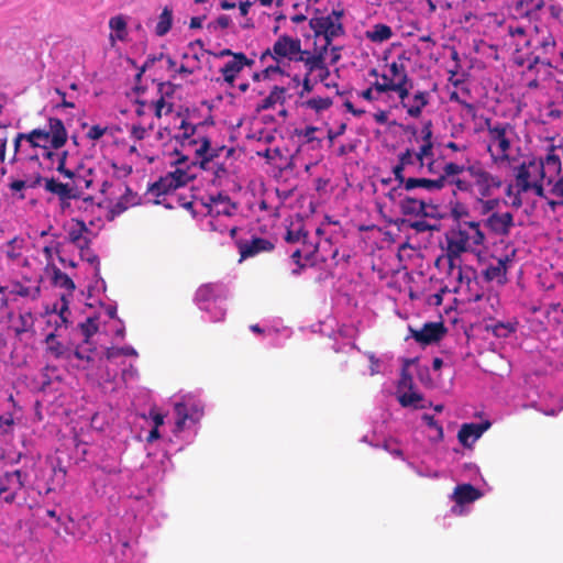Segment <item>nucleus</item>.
I'll use <instances>...</instances> for the list:
<instances>
[{"instance_id": "f257e3e1", "label": "nucleus", "mask_w": 563, "mask_h": 563, "mask_svg": "<svg viewBox=\"0 0 563 563\" xmlns=\"http://www.w3.org/2000/svg\"><path fill=\"white\" fill-rule=\"evenodd\" d=\"M174 137L179 143L183 154L176 159L174 170L153 184L150 192L157 198V203H163L166 208H173L174 200H177L180 206L190 209L194 216L206 218L207 230L233 236L236 231L233 217L236 214L238 206L228 194L223 190H210L205 195L195 196L190 201H183L176 192L196 176V167L207 174L206 179L216 188L224 187L230 180L227 161L233 150L212 143L206 133L205 124L194 125L184 120Z\"/></svg>"}, {"instance_id": "f03ea898", "label": "nucleus", "mask_w": 563, "mask_h": 563, "mask_svg": "<svg viewBox=\"0 0 563 563\" xmlns=\"http://www.w3.org/2000/svg\"><path fill=\"white\" fill-rule=\"evenodd\" d=\"M68 139L67 130L64 122L58 118H49L47 123L41 128L33 129L29 133H19L14 140V150L27 159L38 161L41 157L53 159L55 156L56 170L68 181H74L78 185V189H98L107 198L111 197L118 191L122 192L129 190L122 184L115 186L108 180H100L97 178L92 168L88 169L87 176H80L75 170L66 167L67 152L54 153V150H59L65 145Z\"/></svg>"}, {"instance_id": "7ed1b4c3", "label": "nucleus", "mask_w": 563, "mask_h": 563, "mask_svg": "<svg viewBox=\"0 0 563 563\" xmlns=\"http://www.w3.org/2000/svg\"><path fill=\"white\" fill-rule=\"evenodd\" d=\"M514 179L506 188L505 203L519 209L532 207L537 198H544V185L552 184L562 172V162L551 146L544 156L526 155L518 165L510 166Z\"/></svg>"}, {"instance_id": "20e7f679", "label": "nucleus", "mask_w": 563, "mask_h": 563, "mask_svg": "<svg viewBox=\"0 0 563 563\" xmlns=\"http://www.w3.org/2000/svg\"><path fill=\"white\" fill-rule=\"evenodd\" d=\"M321 235H323L321 228H313L302 218L297 217L289 222L285 240L287 243L299 245L291 255L298 265L303 267L306 265H313L319 260H324L323 255H319V249L322 243ZM323 243L330 244V240L325 238Z\"/></svg>"}, {"instance_id": "39448f33", "label": "nucleus", "mask_w": 563, "mask_h": 563, "mask_svg": "<svg viewBox=\"0 0 563 563\" xmlns=\"http://www.w3.org/2000/svg\"><path fill=\"white\" fill-rule=\"evenodd\" d=\"M485 143L492 162L498 167L512 166L516 161L515 144L518 140L515 126L490 119H485Z\"/></svg>"}, {"instance_id": "423d86ee", "label": "nucleus", "mask_w": 563, "mask_h": 563, "mask_svg": "<svg viewBox=\"0 0 563 563\" xmlns=\"http://www.w3.org/2000/svg\"><path fill=\"white\" fill-rule=\"evenodd\" d=\"M448 258L452 274L462 253H478L486 245V234L481 221L461 222L446 234ZM461 278V268L457 267Z\"/></svg>"}, {"instance_id": "0eeeda50", "label": "nucleus", "mask_w": 563, "mask_h": 563, "mask_svg": "<svg viewBox=\"0 0 563 563\" xmlns=\"http://www.w3.org/2000/svg\"><path fill=\"white\" fill-rule=\"evenodd\" d=\"M452 184L461 192L468 194L475 199L474 207L481 201L493 199L492 196L501 187L499 176L485 169L479 163L467 165V175L454 178Z\"/></svg>"}, {"instance_id": "6e6552de", "label": "nucleus", "mask_w": 563, "mask_h": 563, "mask_svg": "<svg viewBox=\"0 0 563 563\" xmlns=\"http://www.w3.org/2000/svg\"><path fill=\"white\" fill-rule=\"evenodd\" d=\"M343 15V10L334 9L327 15L312 18L309 22L310 27L314 32L316 45L331 49L332 63H336L340 58V47L332 45V42L344 34Z\"/></svg>"}, {"instance_id": "1a4fd4ad", "label": "nucleus", "mask_w": 563, "mask_h": 563, "mask_svg": "<svg viewBox=\"0 0 563 563\" xmlns=\"http://www.w3.org/2000/svg\"><path fill=\"white\" fill-rule=\"evenodd\" d=\"M410 58L406 52L400 53L390 63H387L383 68L382 73L378 74L376 69L371 71L372 76L376 77V80L380 84L376 88L385 89L390 96L391 93L406 95V88L411 85V80L408 75L407 64Z\"/></svg>"}, {"instance_id": "9d476101", "label": "nucleus", "mask_w": 563, "mask_h": 563, "mask_svg": "<svg viewBox=\"0 0 563 563\" xmlns=\"http://www.w3.org/2000/svg\"><path fill=\"white\" fill-rule=\"evenodd\" d=\"M532 38L528 33V29L521 25H509L506 45L514 48V60L519 66H526L532 69L537 65L552 67L549 58L542 57L530 51Z\"/></svg>"}, {"instance_id": "9b49d317", "label": "nucleus", "mask_w": 563, "mask_h": 563, "mask_svg": "<svg viewBox=\"0 0 563 563\" xmlns=\"http://www.w3.org/2000/svg\"><path fill=\"white\" fill-rule=\"evenodd\" d=\"M501 205H506L505 200L501 201L499 198H494L481 201L478 207L474 208V211L483 217L482 225L492 234L498 236L509 234L515 225L514 214L509 211H503Z\"/></svg>"}, {"instance_id": "f8f14e48", "label": "nucleus", "mask_w": 563, "mask_h": 563, "mask_svg": "<svg viewBox=\"0 0 563 563\" xmlns=\"http://www.w3.org/2000/svg\"><path fill=\"white\" fill-rule=\"evenodd\" d=\"M269 55L275 64L268 65L264 73L266 77H273L275 74L285 73V62H297L302 56L301 41L289 35H280L272 48L263 55V58Z\"/></svg>"}, {"instance_id": "ddd939ff", "label": "nucleus", "mask_w": 563, "mask_h": 563, "mask_svg": "<svg viewBox=\"0 0 563 563\" xmlns=\"http://www.w3.org/2000/svg\"><path fill=\"white\" fill-rule=\"evenodd\" d=\"M228 292L225 285L209 283L198 288L195 299L200 310L208 314L209 320L218 322L224 319V300L228 297Z\"/></svg>"}, {"instance_id": "4468645a", "label": "nucleus", "mask_w": 563, "mask_h": 563, "mask_svg": "<svg viewBox=\"0 0 563 563\" xmlns=\"http://www.w3.org/2000/svg\"><path fill=\"white\" fill-rule=\"evenodd\" d=\"M176 420L173 432L175 437L185 430L191 429L201 418L203 406L201 400L192 394L181 396L174 402Z\"/></svg>"}, {"instance_id": "2eb2a0df", "label": "nucleus", "mask_w": 563, "mask_h": 563, "mask_svg": "<svg viewBox=\"0 0 563 563\" xmlns=\"http://www.w3.org/2000/svg\"><path fill=\"white\" fill-rule=\"evenodd\" d=\"M176 86L172 82H161L158 85L159 97L151 102L139 101L135 106L134 112L139 117L153 113L156 118L161 119L164 115H168L174 111V92Z\"/></svg>"}, {"instance_id": "dca6fc26", "label": "nucleus", "mask_w": 563, "mask_h": 563, "mask_svg": "<svg viewBox=\"0 0 563 563\" xmlns=\"http://www.w3.org/2000/svg\"><path fill=\"white\" fill-rule=\"evenodd\" d=\"M408 168L402 165L400 161L398 164L393 167V174L395 180L402 186L404 189L410 191L417 188H421L426 191L433 192L441 190L445 185V177L441 176L437 179H428V178H415V177H405V170Z\"/></svg>"}, {"instance_id": "f3484780", "label": "nucleus", "mask_w": 563, "mask_h": 563, "mask_svg": "<svg viewBox=\"0 0 563 563\" xmlns=\"http://www.w3.org/2000/svg\"><path fill=\"white\" fill-rule=\"evenodd\" d=\"M411 85L406 88V95L401 96L400 93L396 95V99L391 98L390 107L398 108L399 106L406 110L408 117L418 119L423 109L429 104L430 101V92L417 90L413 93H410Z\"/></svg>"}, {"instance_id": "a211bd4d", "label": "nucleus", "mask_w": 563, "mask_h": 563, "mask_svg": "<svg viewBox=\"0 0 563 563\" xmlns=\"http://www.w3.org/2000/svg\"><path fill=\"white\" fill-rule=\"evenodd\" d=\"M26 474L22 471L15 470L5 472L0 476V498L7 504H12L19 492L24 487Z\"/></svg>"}, {"instance_id": "6ab92c4d", "label": "nucleus", "mask_w": 563, "mask_h": 563, "mask_svg": "<svg viewBox=\"0 0 563 563\" xmlns=\"http://www.w3.org/2000/svg\"><path fill=\"white\" fill-rule=\"evenodd\" d=\"M482 497L479 490L470 484L457 485L453 492L454 505L450 512L455 516H464L470 511V505Z\"/></svg>"}, {"instance_id": "aec40b11", "label": "nucleus", "mask_w": 563, "mask_h": 563, "mask_svg": "<svg viewBox=\"0 0 563 563\" xmlns=\"http://www.w3.org/2000/svg\"><path fill=\"white\" fill-rule=\"evenodd\" d=\"M328 51V48L320 45H316L313 53L302 49V56L297 62L303 63L307 75L319 71V77L323 80L329 75V69L325 66Z\"/></svg>"}, {"instance_id": "412c9836", "label": "nucleus", "mask_w": 563, "mask_h": 563, "mask_svg": "<svg viewBox=\"0 0 563 563\" xmlns=\"http://www.w3.org/2000/svg\"><path fill=\"white\" fill-rule=\"evenodd\" d=\"M70 316L69 300L66 295H60L52 306L46 308L47 324L53 325L56 331L71 323Z\"/></svg>"}, {"instance_id": "4be33fe9", "label": "nucleus", "mask_w": 563, "mask_h": 563, "mask_svg": "<svg viewBox=\"0 0 563 563\" xmlns=\"http://www.w3.org/2000/svg\"><path fill=\"white\" fill-rule=\"evenodd\" d=\"M37 184L43 183L45 191L55 195L57 198H77L78 197V185L74 181H60L54 177H38Z\"/></svg>"}, {"instance_id": "5701e85b", "label": "nucleus", "mask_w": 563, "mask_h": 563, "mask_svg": "<svg viewBox=\"0 0 563 563\" xmlns=\"http://www.w3.org/2000/svg\"><path fill=\"white\" fill-rule=\"evenodd\" d=\"M397 399L402 407L424 408L423 398L420 393L415 391L411 386V378L402 375L398 389Z\"/></svg>"}, {"instance_id": "b1692460", "label": "nucleus", "mask_w": 563, "mask_h": 563, "mask_svg": "<svg viewBox=\"0 0 563 563\" xmlns=\"http://www.w3.org/2000/svg\"><path fill=\"white\" fill-rule=\"evenodd\" d=\"M99 357V350L92 341L84 340L73 350V363L77 368L86 369Z\"/></svg>"}, {"instance_id": "393cba45", "label": "nucleus", "mask_w": 563, "mask_h": 563, "mask_svg": "<svg viewBox=\"0 0 563 563\" xmlns=\"http://www.w3.org/2000/svg\"><path fill=\"white\" fill-rule=\"evenodd\" d=\"M411 336L421 344H431L438 342L445 333L441 322H428L421 329L409 327Z\"/></svg>"}, {"instance_id": "a878e982", "label": "nucleus", "mask_w": 563, "mask_h": 563, "mask_svg": "<svg viewBox=\"0 0 563 563\" xmlns=\"http://www.w3.org/2000/svg\"><path fill=\"white\" fill-rule=\"evenodd\" d=\"M67 239L78 249H85L90 243V230L84 221L71 219L65 227Z\"/></svg>"}, {"instance_id": "bb28decb", "label": "nucleus", "mask_w": 563, "mask_h": 563, "mask_svg": "<svg viewBox=\"0 0 563 563\" xmlns=\"http://www.w3.org/2000/svg\"><path fill=\"white\" fill-rule=\"evenodd\" d=\"M490 427V422H471V423H464L461 426L457 439L459 442L464 448H472L473 444L483 435V433L488 430Z\"/></svg>"}, {"instance_id": "cd10ccee", "label": "nucleus", "mask_w": 563, "mask_h": 563, "mask_svg": "<svg viewBox=\"0 0 563 563\" xmlns=\"http://www.w3.org/2000/svg\"><path fill=\"white\" fill-rule=\"evenodd\" d=\"M250 60L243 53L234 54L231 59L224 63L220 71L223 76V80L233 86L238 75L246 67L250 66Z\"/></svg>"}, {"instance_id": "c85d7f7f", "label": "nucleus", "mask_w": 563, "mask_h": 563, "mask_svg": "<svg viewBox=\"0 0 563 563\" xmlns=\"http://www.w3.org/2000/svg\"><path fill=\"white\" fill-rule=\"evenodd\" d=\"M274 245L263 238H251L250 240H241L238 242L240 261L253 257L262 252L271 251Z\"/></svg>"}, {"instance_id": "c756f323", "label": "nucleus", "mask_w": 563, "mask_h": 563, "mask_svg": "<svg viewBox=\"0 0 563 563\" xmlns=\"http://www.w3.org/2000/svg\"><path fill=\"white\" fill-rule=\"evenodd\" d=\"M510 263L511 260L508 255L492 261L483 272L485 279L488 282H496L499 285L505 284Z\"/></svg>"}, {"instance_id": "7c9ffc66", "label": "nucleus", "mask_w": 563, "mask_h": 563, "mask_svg": "<svg viewBox=\"0 0 563 563\" xmlns=\"http://www.w3.org/2000/svg\"><path fill=\"white\" fill-rule=\"evenodd\" d=\"M407 132L411 135L410 142L412 145L429 144L434 145L433 142V124L431 120H424L420 126L409 125Z\"/></svg>"}, {"instance_id": "2f4dec72", "label": "nucleus", "mask_w": 563, "mask_h": 563, "mask_svg": "<svg viewBox=\"0 0 563 563\" xmlns=\"http://www.w3.org/2000/svg\"><path fill=\"white\" fill-rule=\"evenodd\" d=\"M46 349L55 358L73 363V349L57 340V335L51 332L45 338Z\"/></svg>"}, {"instance_id": "473e14b6", "label": "nucleus", "mask_w": 563, "mask_h": 563, "mask_svg": "<svg viewBox=\"0 0 563 563\" xmlns=\"http://www.w3.org/2000/svg\"><path fill=\"white\" fill-rule=\"evenodd\" d=\"M110 41L114 44L117 41L125 42L128 40V22L125 16L115 15L109 20Z\"/></svg>"}, {"instance_id": "72a5a7b5", "label": "nucleus", "mask_w": 563, "mask_h": 563, "mask_svg": "<svg viewBox=\"0 0 563 563\" xmlns=\"http://www.w3.org/2000/svg\"><path fill=\"white\" fill-rule=\"evenodd\" d=\"M394 33L389 25L377 23L365 32V37L372 43L380 44L393 37Z\"/></svg>"}, {"instance_id": "f704fd0d", "label": "nucleus", "mask_w": 563, "mask_h": 563, "mask_svg": "<svg viewBox=\"0 0 563 563\" xmlns=\"http://www.w3.org/2000/svg\"><path fill=\"white\" fill-rule=\"evenodd\" d=\"M445 155L454 161H468L470 145L467 142H453L449 141L443 144Z\"/></svg>"}, {"instance_id": "c9c22d12", "label": "nucleus", "mask_w": 563, "mask_h": 563, "mask_svg": "<svg viewBox=\"0 0 563 563\" xmlns=\"http://www.w3.org/2000/svg\"><path fill=\"white\" fill-rule=\"evenodd\" d=\"M398 161L402 163L408 169H411V172H424L427 170V165L421 161V158L417 155L413 150L407 148L405 152H401L398 155Z\"/></svg>"}, {"instance_id": "e433bc0d", "label": "nucleus", "mask_w": 563, "mask_h": 563, "mask_svg": "<svg viewBox=\"0 0 563 563\" xmlns=\"http://www.w3.org/2000/svg\"><path fill=\"white\" fill-rule=\"evenodd\" d=\"M413 152L421 158V161L427 165V172L433 173L434 169V145L429 144H418L412 145L411 147Z\"/></svg>"}, {"instance_id": "4c0bfd02", "label": "nucleus", "mask_w": 563, "mask_h": 563, "mask_svg": "<svg viewBox=\"0 0 563 563\" xmlns=\"http://www.w3.org/2000/svg\"><path fill=\"white\" fill-rule=\"evenodd\" d=\"M183 62L177 68V74L183 77L194 74L199 68V58L196 54L184 52L181 55Z\"/></svg>"}, {"instance_id": "58836bf2", "label": "nucleus", "mask_w": 563, "mask_h": 563, "mask_svg": "<svg viewBox=\"0 0 563 563\" xmlns=\"http://www.w3.org/2000/svg\"><path fill=\"white\" fill-rule=\"evenodd\" d=\"M300 106L306 110L320 114L332 106V100L329 97H312L301 101Z\"/></svg>"}, {"instance_id": "ea45409f", "label": "nucleus", "mask_w": 563, "mask_h": 563, "mask_svg": "<svg viewBox=\"0 0 563 563\" xmlns=\"http://www.w3.org/2000/svg\"><path fill=\"white\" fill-rule=\"evenodd\" d=\"M287 97V90L284 87L275 86L269 95L263 99L262 108L263 109H272L275 106H283Z\"/></svg>"}, {"instance_id": "a19ab883", "label": "nucleus", "mask_w": 563, "mask_h": 563, "mask_svg": "<svg viewBox=\"0 0 563 563\" xmlns=\"http://www.w3.org/2000/svg\"><path fill=\"white\" fill-rule=\"evenodd\" d=\"M380 85L377 80L372 84V86L360 92V97L367 101H389L391 100V96L385 89H377L376 87Z\"/></svg>"}, {"instance_id": "79ce46f5", "label": "nucleus", "mask_w": 563, "mask_h": 563, "mask_svg": "<svg viewBox=\"0 0 563 563\" xmlns=\"http://www.w3.org/2000/svg\"><path fill=\"white\" fill-rule=\"evenodd\" d=\"M10 294L12 296V299L14 300L15 297H24L30 299H36L40 295V287L38 286H25L22 284H15L10 289Z\"/></svg>"}, {"instance_id": "37998d69", "label": "nucleus", "mask_w": 563, "mask_h": 563, "mask_svg": "<svg viewBox=\"0 0 563 563\" xmlns=\"http://www.w3.org/2000/svg\"><path fill=\"white\" fill-rule=\"evenodd\" d=\"M173 24V12L168 8H164L158 16V22L155 26V33L158 36H164L169 32Z\"/></svg>"}, {"instance_id": "c03bdc74", "label": "nucleus", "mask_w": 563, "mask_h": 563, "mask_svg": "<svg viewBox=\"0 0 563 563\" xmlns=\"http://www.w3.org/2000/svg\"><path fill=\"white\" fill-rule=\"evenodd\" d=\"M405 210L415 214L431 216L432 206L420 199H407Z\"/></svg>"}, {"instance_id": "a18cd8bd", "label": "nucleus", "mask_w": 563, "mask_h": 563, "mask_svg": "<svg viewBox=\"0 0 563 563\" xmlns=\"http://www.w3.org/2000/svg\"><path fill=\"white\" fill-rule=\"evenodd\" d=\"M34 316L31 312L20 313L18 321L13 323L12 328L16 335L29 332L34 325Z\"/></svg>"}, {"instance_id": "49530a36", "label": "nucleus", "mask_w": 563, "mask_h": 563, "mask_svg": "<svg viewBox=\"0 0 563 563\" xmlns=\"http://www.w3.org/2000/svg\"><path fill=\"white\" fill-rule=\"evenodd\" d=\"M517 325V321L497 322L490 325V329L495 336L508 338L511 333L516 332Z\"/></svg>"}, {"instance_id": "de8ad7c7", "label": "nucleus", "mask_w": 563, "mask_h": 563, "mask_svg": "<svg viewBox=\"0 0 563 563\" xmlns=\"http://www.w3.org/2000/svg\"><path fill=\"white\" fill-rule=\"evenodd\" d=\"M54 284L55 286L66 290V292H63L62 295H66L67 299L69 300V297L75 289L73 279L67 274L58 271L55 273Z\"/></svg>"}, {"instance_id": "09e8293b", "label": "nucleus", "mask_w": 563, "mask_h": 563, "mask_svg": "<svg viewBox=\"0 0 563 563\" xmlns=\"http://www.w3.org/2000/svg\"><path fill=\"white\" fill-rule=\"evenodd\" d=\"M555 48V40L552 34L548 33L547 35L541 36L536 42L534 53L541 51V54L548 55L553 52Z\"/></svg>"}, {"instance_id": "8fccbe9b", "label": "nucleus", "mask_w": 563, "mask_h": 563, "mask_svg": "<svg viewBox=\"0 0 563 563\" xmlns=\"http://www.w3.org/2000/svg\"><path fill=\"white\" fill-rule=\"evenodd\" d=\"M150 416L153 422V428L148 433L147 441L153 442L162 437L159 428L164 424V416L154 410L150 412Z\"/></svg>"}, {"instance_id": "3c124183", "label": "nucleus", "mask_w": 563, "mask_h": 563, "mask_svg": "<svg viewBox=\"0 0 563 563\" xmlns=\"http://www.w3.org/2000/svg\"><path fill=\"white\" fill-rule=\"evenodd\" d=\"M81 333L85 340L92 341V336L98 332V318L89 317L82 323H80Z\"/></svg>"}, {"instance_id": "603ef678", "label": "nucleus", "mask_w": 563, "mask_h": 563, "mask_svg": "<svg viewBox=\"0 0 563 563\" xmlns=\"http://www.w3.org/2000/svg\"><path fill=\"white\" fill-rule=\"evenodd\" d=\"M443 172L448 177L456 176L457 178L467 175V166L456 162H450L444 165Z\"/></svg>"}, {"instance_id": "864d4df0", "label": "nucleus", "mask_w": 563, "mask_h": 563, "mask_svg": "<svg viewBox=\"0 0 563 563\" xmlns=\"http://www.w3.org/2000/svg\"><path fill=\"white\" fill-rule=\"evenodd\" d=\"M23 240L14 238L9 241L4 247L5 255L11 260H16L21 255Z\"/></svg>"}, {"instance_id": "5fc2aeb1", "label": "nucleus", "mask_w": 563, "mask_h": 563, "mask_svg": "<svg viewBox=\"0 0 563 563\" xmlns=\"http://www.w3.org/2000/svg\"><path fill=\"white\" fill-rule=\"evenodd\" d=\"M422 421L426 423L428 428L434 431V435L432 437L434 440H442L443 438V428L442 426L434 419L433 416L428 413L422 415Z\"/></svg>"}, {"instance_id": "6e6d98bb", "label": "nucleus", "mask_w": 563, "mask_h": 563, "mask_svg": "<svg viewBox=\"0 0 563 563\" xmlns=\"http://www.w3.org/2000/svg\"><path fill=\"white\" fill-rule=\"evenodd\" d=\"M452 218L460 224L461 222H468L465 218L468 217V208L462 202H455L451 207Z\"/></svg>"}, {"instance_id": "4d7b16f0", "label": "nucleus", "mask_w": 563, "mask_h": 563, "mask_svg": "<svg viewBox=\"0 0 563 563\" xmlns=\"http://www.w3.org/2000/svg\"><path fill=\"white\" fill-rule=\"evenodd\" d=\"M80 250V256H81V260L88 262L90 265L93 266L95 268V274L96 275H99V258L98 256L89 249V245L88 246H85V249H79Z\"/></svg>"}, {"instance_id": "13d9d810", "label": "nucleus", "mask_w": 563, "mask_h": 563, "mask_svg": "<svg viewBox=\"0 0 563 563\" xmlns=\"http://www.w3.org/2000/svg\"><path fill=\"white\" fill-rule=\"evenodd\" d=\"M108 132V126L106 125H100V124H96V125H91L87 133H86V136L91 140V141H98L100 140L106 133Z\"/></svg>"}, {"instance_id": "bf43d9fd", "label": "nucleus", "mask_w": 563, "mask_h": 563, "mask_svg": "<svg viewBox=\"0 0 563 563\" xmlns=\"http://www.w3.org/2000/svg\"><path fill=\"white\" fill-rule=\"evenodd\" d=\"M451 100L459 102L464 110V113L466 117L475 118L476 117V108L473 103H468L464 100H462L456 92H453L451 95Z\"/></svg>"}, {"instance_id": "052dcab7", "label": "nucleus", "mask_w": 563, "mask_h": 563, "mask_svg": "<svg viewBox=\"0 0 563 563\" xmlns=\"http://www.w3.org/2000/svg\"><path fill=\"white\" fill-rule=\"evenodd\" d=\"M129 205L122 200H119L111 209H109L106 213V218L108 221L114 220L115 217L121 214L128 209Z\"/></svg>"}, {"instance_id": "680f3d73", "label": "nucleus", "mask_w": 563, "mask_h": 563, "mask_svg": "<svg viewBox=\"0 0 563 563\" xmlns=\"http://www.w3.org/2000/svg\"><path fill=\"white\" fill-rule=\"evenodd\" d=\"M551 194L561 199V205L563 206V175L558 176L552 184H550Z\"/></svg>"}, {"instance_id": "e2e57ef3", "label": "nucleus", "mask_w": 563, "mask_h": 563, "mask_svg": "<svg viewBox=\"0 0 563 563\" xmlns=\"http://www.w3.org/2000/svg\"><path fill=\"white\" fill-rule=\"evenodd\" d=\"M250 330H251L253 333H256V334L263 333V334H265L266 336L272 338V344H274V335L277 333V330H276V329H274L273 327L262 328V327H261V325H258V324H252V325L250 327Z\"/></svg>"}, {"instance_id": "0e129e2a", "label": "nucleus", "mask_w": 563, "mask_h": 563, "mask_svg": "<svg viewBox=\"0 0 563 563\" xmlns=\"http://www.w3.org/2000/svg\"><path fill=\"white\" fill-rule=\"evenodd\" d=\"M119 355H122L120 347L111 346L99 350V357H106L107 360H113Z\"/></svg>"}, {"instance_id": "69168bd1", "label": "nucleus", "mask_w": 563, "mask_h": 563, "mask_svg": "<svg viewBox=\"0 0 563 563\" xmlns=\"http://www.w3.org/2000/svg\"><path fill=\"white\" fill-rule=\"evenodd\" d=\"M12 296L8 287H0V311L9 307V302L12 301Z\"/></svg>"}, {"instance_id": "338daca9", "label": "nucleus", "mask_w": 563, "mask_h": 563, "mask_svg": "<svg viewBox=\"0 0 563 563\" xmlns=\"http://www.w3.org/2000/svg\"><path fill=\"white\" fill-rule=\"evenodd\" d=\"M550 15L563 25V7L560 4H552L549 8Z\"/></svg>"}, {"instance_id": "774afa93", "label": "nucleus", "mask_w": 563, "mask_h": 563, "mask_svg": "<svg viewBox=\"0 0 563 563\" xmlns=\"http://www.w3.org/2000/svg\"><path fill=\"white\" fill-rule=\"evenodd\" d=\"M12 426L13 417L11 413L0 416V429L2 430V432H8Z\"/></svg>"}]
</instances>
